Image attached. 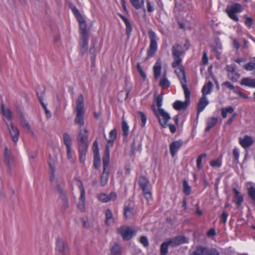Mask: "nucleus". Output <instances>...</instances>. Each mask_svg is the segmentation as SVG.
Listing matches in <instances>:
<instances>
[{
	"label": "nucleus",
	"mask_w": 255,
	"mask_h": 255,
	"mask_svg": "<svg viewBox=\"0 0 255 255\" xmlns=\"http://www.w3.org/2000/svg\"><path fill=\"white\" fill-rule=\"evenodd\" d=\"M88 131L85 128H81L80 132H79L78 136V141L79 146V161L84 164L86 159V154L87 151L88 143Z\"/></svg>",
	"instance_id": "f257e3e1"
},
{
	"label": "nucleus",
	"mask_w": 255,
	"mask_h": 255,
	"mask_svg": "<svg viewBox=\"0 0 255 255\" xmlns=\"http://www.w3.org/2000/svg\"><path fill=\"white\" fill-rule=\"evenodd\" d=\"M84 98L82 94L78 96L75 103V112L76 113V117L75 119V123L79 126V132L81 128H85L87 130V128L84 126Z\"/></svg>",
	"instance_id": "f03ea898"
},
{
	"label": "nucleus",
	"mask_w": 255,
	"mask_h": 255,
	"mask_svg": "<svg viewBox=\"0 0 255 255\" xmlns=\"http://www.w3.org/2000/svg\"><path fill=\"white\" fill-rule=\"evenodd\" d=\"M174 61L172 63V66L174 68L175 72L176 74L181 85L186 84L187 82L186 77L183 66L181 63L182 59L180 57H174Z\"/></svg>",
	"instance_id": "7ed1b4c3"
},
{
	"label": "nucleus",
	"mask_w": 255,
	"mask_h": 255,
	"mask_svg": "<svg viewBox=\"0 0 255 255\" xmlns=\"http://www.w3.org/2000/svg\"><path fill=\"white\" fill-rule=\"evenodd\" d=\"M151 108L154 114L158 118L161 126L163 128L166 127L167 126V122L170 119V117L168 113L165 112L163 109L157 110L154 105L151 106Z\"/></svg>",
	"instance_id": "20e7f679"
},
{
	"label": "nucleus",
	"mask_w": 255,
	"mask_h": 255,
	"mask_svg": "<svg viewBox=\"0 0 255 255\" xmlns=\"http://www.w3.org/2000/svg\"><path fill=\"white\" fill-rule=\"evenodd\" d=\"M243 11L242 5L238 3H233L228 5L226 9V12L228 16L232 20L238 22L239 18L236 14L241 12Z\"/></svg>",
	"instance_id": "39448f33"
},
{
	"label": "nucleus",
	"mask_w": 255,
	"mask_h": 255,
	"mask_svg": "<svg viewBox=\"0 0 255 255\" xmlns=\"http://www.w3.org/2000/svg\"><path fill=\"white\" fill-rule=\"evenodd\" d=\"M181 86L184 91V93L185 97V101L184 102L178 101L174 103L173 108L174 109L176 110H183L186 109L190 102V91L189 90L186 84H182L181 85Z\"/></svg>",
	"instance_id": "423d86ee"
},
{
	"label": "nucleus",
	"mask_w": 255,
	"mask_h": 255,
	"mask_svg": "<svg viewBox=\"0 0 255 255\" xmlns=\"http://www.w3.org/2000/svg\"><path fill=\"white\" fill-rule=\"evenodd\" d=\"M148 35L150 40L149 49L148 51V55L150 57L154 55L156 51L157 48V38L155 33L152 30H149L148 31Z\"/></svg>",
	"instance_id": "0eeeda50"
},
{
	"label": "nucleus",
	"mask_w": 255,
	"mask_h": 255,
	"mask_svg": "<svg viewBox=\"0 0 255 255\" xmlns=\"http://www.w3.org/2000/svg\"><path fill=\"white\" fill-rule=\"evenodd\" d=\"M117 232L124 240H129L135 234L136 232L131 228L123 226L117 229Z\"/></svg>",
	"instance_id": "6e6552de"
},
{
	"label": "nucleus",
	"mask_w": 255,
	"mask_h": 255,
	"mask_svg": "<svg viewBox=\"0 0 255 255\" xmlns=\"http://www.w3.org/2000/svg\"><path fill=\"white\" fill-rule=\"evenodd\" d=\"M9 133L14 142H16L19 138V131L16 126L12 123H6Z\"/></svg>",
	"instance_id": "1a4fd4ad"
},
{
	"label": "nucleus",
	"mask_w": 255,
	"mask_h": 255,
	"mask_svg": "<svg viewBox=\"0 0 255 255\" xmlns=\"http://www.w3.org/2000/svg\"><path fill=\"white\" fill-rule=\"evenodd\" d=\"M36 93L38 96L39 101L42 105V107L44 108L45 113L47 117H50L51 115L49 111L48 110L45 104L43 102V98L44 95V92L45 91V89L43 86H38L36 88Z\"/></svg>",
	"instance_id": "9d476101"
},
{
	"label": "nucleus",
	"mask_w": 255,
	"mask_h": 255,
	"mask_svg": "<svg viewBox=\"0 0 255 255\" xmlns=\"http://www.w3.org/2000/svg\"><path fill=\"white\" fill-rule=\"evenodd\" d=\"M66 249L67 244L66 242L62 239L58 238L56 239V251L58 253L64 255Z\"/></svg>",
	"instance_id": "9b49d317"
},
{
	"label": "nucleus",
	"mask_w": 255,
	"mask_h": 255,
	"mask_svg": "<svg viewBox=\"0 0 255 255\" xmlns=\"http://www.w3.org/2000/svg\"><path fill=\"white\" fill-rule=\"evenodd\" d=\"M172 247L179 246L187 242V239L183 236H178L168 241Z\"/></svg>",
	"instance_id": "f8f14e48"
},
{
	"label": "nucleus",
	"mask_w": 255,
	"mask_h": 255,
	"mask_svg": "<svg viewBox=\"0 0 255 255\" xmlns=\"http://www.w3.org/2000/svg\"><path fill=\"white\" fill-rule=\"evenodd\" d=\"M228 78L233 81H236L240 77V74L235 70V68L232 66L227 67Z\"/></svg>",
	"instance_id": "ddd939ff"
},
{
	"label": "nucleus",
	"mask_w": 255,
	"mask_h": 255,
	"mask_svg": "<svg viewBox=\"0 0 255 255\" xmlns=\"http://www.w3.org/2000/svg\"><path fill=\"white\" fill-rule=\"evenodd\" d=\"M3 154L4 162L10 167L14 162L13 156L11 155L10 151L7 147H5Z\"/></svg>",
	"instance_id": "4468645a"
},
{
	"label": "nucleus",
	"mask_w": 255,
	"mask_h": 255,
	"mask_svg": "<svg viewBox=\"0 0 255 255\" xmlns=\"http://www.w3.org/2000/svg\"><path fill=\"white\" fill-rule=\"evenodd\" d=\"M182 145V141H175L172 142L170 145V151L172 157H174L176 152Z\"/></svg>",
	"instance_id": "2eb2a0df"
},
{
	"label": "nucleus",
	"mask_w": 255,
	"mask_h": 255,
	"mask_svg": "<svg viewBox=\"0 0 255 255\" xmlns=\"http://www.w3.org/2000/svg\"><path fill=\"white\" fill-rule=\"evenodd\" d=\"M117 195L114 192H112L110 195L100 194L98 195L99 199L103 202H107L109 201L115 200L116 199Z\"/></svg>",
	"instance_id": "dca6fc26"
},
{
	"label": "nucleus",
	"mask_w": 255,
	"mask_h": 255,
	"mask_svg": "<svg viewBox=\"0 0 255 255\" xmlns=\"http://www.w3.org/2000/svg\"><path fill=\"white\" fill-rule=\"evenodd\" d=\"M89 35H80V45L82 52H85L88 48Z\"/></svg>",
	"instance_id": "f3484780"
},
{
	"label": "nucleus",
	"mask_w": 255,
	"mask_h": 255,
	"mask_svg": "<svg viewBox=\"0 0 255 255\" xmlns=\"http://www.w3.org/2000/svg\"><path fill=\"white\" fill-rule=\"evenodd\" d=\"M209 104L208 100L206 96H203L200 100L197 107V114L198 115L199 113L202 112L205 108Z\"/></svg>",
	"instance_id": "a211bd4d"
},
{
	"label": "nucleus",
	"mask_w": 255,
	"mask_h": 255,
	"mask_svg": "<svg viewBox=\"0 0 255 255\" xmlns=\"http://www.w3.org/2000/svg\"><path fill=\"white\" fill-rule=\"evenodd\" d=\"M172 54L173 57H180L184 53V49L182 45L176 44L172 48Z\"/></svg>",
	"instance_id": "6ab92c4d"
},
{
	"label": "nucleus",
	"mask_w": 255,
	"mask_h": 255,
	"mask_svg": "<svg viewBox=\"0 0 255 255\" xmlns=\"http://www.w3.org/2000/svg\"><path fill=\"white\" fill-rule=\"evenodd\" d=\"M213 51L216 54L218 58L221 53L222 46L219 40L216 39L214 43L212 45Z\"/></svg>",
	"instance_id": "aec40b11"
},
{
	"label": "nucleus",
	"mask_w": 255,
	"mask_h": 255,
	"mask_svg": "<svg viewBox=\"0 0 255 255\" xmlns=\"http://www.w3.org/2000/svg\"><path fill=\"white\" fill-rule=\"evenodd\" d=\"M122 250L120 246L116 243L112 245L110 248V252L109 255H122Z\"/></svg>",
	"instance_id": "412c9836"
},
{
	"label": "nucleus",
	"mask_w": 255,
	"mask_h": 255,
	"mask_svg": "<svg viewBox=\"0 0 255 255\" xmlns=\"http://www.w3.org/2000/svg\"><path fill=\"white\" fill-rule=\"evenodd\" d=\"M240 144L245 148L251 146L254 142L252 138L249 136H245L243 138L240 139Z\"/></svg>",
	"instance_id": "4be33fe9"
},
{
	"label": "nucleus",
	"mask_w": 255,
	"mask_h": 255,
	"mask_svg": "<svg viewBox=\"0 0 255 255\" xmlns=\"http://www.w3.org/2000/svg\"><path fill=\"white\" fill-rule=\"evenodd\" d=\"M110 148L109 145H106L105 155L103 158V168L106 170L110 161Z\"/></svg>",
	"instance_id": "5701e85b"
},
{
	"label": "nucleus",
	"mask_w": 255,
	"mask_h": 255,
	"mask_svg": "<svg viewBox=\"0 0 255 255\" xmlns=\"http://www.w3.org/2000/svg\"><path fill=\"white\" fill-rule=\"evenodd\" d=\"M20 123L21 127L24 128L26 132L32 135H34V132L33 131L29 123L23 117H21L20 119Z\"/></svg>",
	"instance_id": "b1692460"
},
{
	"label": "nucleus",
	"mask_w": 255,
	"mask_h": 255,
	"mask_svg": "<svg viewBox=\"0 0 255 255\" xmlns=\"http://www.w3.org/2000/svg\"><path fill=\"white\" fill-rule=\"evenodd\" d=\"M240 84L242 86L255 88V78L252 79L251 78H244L242 79L240 82Z\"/></svg>",
	"instance_id": "393cba45"
},
{
	"label": "nucleus",
	"mask_w": 255,
	"mask_h": 255,
	"mask_svg": "<svg viewBox=\"0 0 255 255\" xmlns=\"http://www.w3.org/2000/svg\"><path fill=\"white\" fill-rule=\"evenodd\" d=\"M139 184L141 187L142 191H146L148 189H150V185L146 178L141 176L139 179Z\"/></svg>",
	"instance_id": "a878e982"
},
{
	"label": "nucleus",
	"mask_w": 255,
	"mask_h": 255,
	"mask_svg": "<svg viewBox=\"0 0 255 255\" xmlns=\"http://www.w3.org/2000/svg\"><path fill=\"white\" fill-rule=\"evenodd\" d=\"M106 224L108 226H111L114 224L115 222L114 218L112 213L110 209H107L105 212Z\"/></svg>",
	"instance_id": "bb28decb"
},
{
	"label": "nucleus",
	"mask_w": 255,
	"mask_h": 255,
	"mask_svg": "<svg viewBox=\"0 0 255 255\" xmlns=\"http://www.w3.org/2000/svg\"><path fill=\"white\" fill-rule=\"evenodd\" d=\"M1 109L2 114L4 117V121L6 122V121H10L12 119V114L10 110L8 108H5L3 105L1 106ZM7 123H6V124Z\"/></svg>",
	"instance_id": "cd10ccee"
},
{
	"label": "nucleus",
	"mask_w": 255,
	"mask_h": 255,
	"mask_svg": "<svg viewBox=\"0 0 255 255\" xmlns=\"http://www.w3.org/2000/svg\"><path fill=\"white\" fill-rule=\"evenodd\" d=\"M153 69L154 78L157 79L160 76L161 71V65L159 61L155 62Z\"/></svg>",
	"instance_id": "c85d7f7f"
},
{
	"label": "nucleus",
	"mask_w": 255,
	"mask_h": 255,
	"mask_svg": "<svg viewBox=\"0 0 255 255\" xmlns=\"http://www.w3.org/2000/svg\"><path fill=\"white\" fill-rule=\"evenodd\" d=\"M63 142L66 146V148H71L72 143L71 137L67 133H64L62 137Z\"/></svg>",
	"instance_id": "c756f323"
},
{
	"label": "nucleus",
	"mask_w": 255,
	"mask_h": 255,
	"mask_svg": "<svg viewBox=\"0 0 255 255\" xmlns=\"http://www.w3.org/2000/svg\"><path fill=\"white\" fill-rule=\"evenodd\" d=\"M67 157L68 161L71 163H74L76 161V155L74 152L72 150V148L66 149Z\"/></svg>",
	"instance_id": "7c9ffc66"
},
{
	"label": "nucleus",
	"mask_w": 255,
	"mask_h": 255,
	"mask_svg": "<svg viewBox=\"0 0 255 255\" xmlns=\"http://www.w3.org/2000/svg\"><path fill=\"white\" fill-rule=\"evenodd\" d=\"M212 87L213 84L211 82L209 81L208 83L205 84L202 90L203 95L206 96V95L210 94L211 92Z\"/></svg>",
	"instance_id": "2f4dec72"
},
{
	"label": "nucleus",
	"mask_w": 255,
	"mask_h": 255,
	"mask_svg": "<svg viewBox=\"0 0 255 255\" xmlns=\"http://www.w3.org/2000/svg\"><path fill=\"white\" fill-rule=\"evenodd\" d=\"M166 73L164 72L162 76V78L159 82V86L162 88H166L170 86V82L166 77Z\"/></svg>",
	"instance_id": "473e14b6"
},
{
	"label": "nucleus",
	"mask_w": 255,
	"mask_h": 255,
	"mask_svg": "<svg viewBox=\"0 0 255 255\" xmlns=\"http://www.w3.org/2000/svg\"><path fill=\"white\" fill-rule=\"evenodd\" d=\"M132 5L136 9L144 7V0H129Z\"/></svg>",
	"instance_id": "72a5a7b5"
},
{
	"label": "nucleus",
	"mask_w": 255,
	"mask_h": 255,
	"mask_svg": "<svg viewBox=\"0 0 255 255\" xmlns=\"http://www.w3.org/2000/svg\"><path fill=\"white\" fill-rule=\"evenodd\" d=\"M110 137L108 140L109 147H111L113 146L114 141L115 140L117 136V130L116 128H114L110 132Z\"/></svg>",
	"instance_id": "f704fd0d"
},
{
	"label": "nucleus",
	"mask_w": 255,
	"mask_h": 255,
	"mask_svg": "<svg viewBox=\"0 0 255 255\" xmlns=\"http://www.w3.org/2000/svg\"><path fill=\"white\" fill-rule=\"evenodd\" d=\"M124 215L126 218H131L134 215V211L133 208L126 206L125 208Z\"/></svg>",
	"instance_id": "c9c22d12"
},
{
	"label": "nucleus",
	"mask_w": 255,
	"mask_h": 255,
	"mask_svg": "<svg viewBox=\"0 0 255 255\" xmlns=\"http://www.w3.org/2000/svg\"><path fill=\"white\" fill-rule=\"evenodd\" d=\"M233 191L235 194V202L238 206H240L241 204L243 202V197L237 189L234 188Z\"/></svg>",
	"instance_id": "e433bc0d"
},
{
	"label": "nucleus",
	"mask_w": 255,
	"mask_h": 255,
	"mask_svg": "<svg viewBox=\"0 0 255 255\" xmlns=\"http://www.w3.org/2000/svg\"><path fill=\"white\" fill-rule=\"evenodd\" d=\"M122 128L123 132V134L124 136L126 137L128 134L129 127L124 117L122 118Z\"/></svg>",
	"instance_id": "4c0bfd02"
},
{
	"label": "nucleus",
	"mask_w": 255,
	"mask_h": 255,
	"mask_svg": "<svg viewBox=\"0 0 255 255\" xmlns=\"http://www.w3.org/2000/svg\"><path fill=\"white\" fill-rule=\"evenodd\" d=\"M191 255H207L206 248L199 246Z\"/></svg>",
	"instance_id": "58836bf2"
},
{
	"label": "nucleus",
	"mask_w": 255,
	"mask_h": 255,
	"mask_svg": "<svg viewBox=\"0 0 255 255\" xmlns=\"http://www.w3.org/2000/svg\"><path fill=\"white\" fill-rule=\"evenodd\" d=\"M85 194H80L78 208L82 211L85 210Z\"/></svg>",
	"instance_id": "ea45409f"
},
{
	"label": "nucleus",
	"mask_w": 255,
	"mask_h": 255,
	"mask_svg": "<svg viewBox=\"0 0 255 255\" xmlns=\"http://www.w3.org/2000/svg\"><path fill=\"white\" fill-rule=\"evenodd\" d=\"M170 246L169 242L167 241L163 243L160 246V255H166L168 253V248Z\"/></svg>",
	"instance_id": "a19ab883"
},
{
	"label": "nucleus",
	"mask_w": 255,
	"mask_h": 255,
	"mask_svg": "<svg viewBox=\"0 0 255 255\" xmlns=\"http://www.w3.org/2000/svg\"><path fill=\"white\" fill-rule=\"evenodd\" d=\"M73 183L79 188L80 191V194H85V191L82 182L80 180L78 179H75L74 180Z\"/></svg>",
	"instance_id": "79ce46f5"
},
{
	"label": "nucleus",
	"mask_w": 255,
	"mask_h": 255,
	"mask_svg": "<svg viewBox=\"0 0 255 255\" xmlns=\"http://www.w3.org/2000/svg\"><path fill=\"white\" fill-rule=\"evenodd\" d=\"M217 118H211L208 120L207 121V126L206 128V131L210 130V129L216 125L217 122Z\"/></svg>",
	"instance_id": "37998d69"
},
{
	"label": "nucleus",
	"mask_w": 255,
	"mask_h": 255,
	"mask_svg": "<svg viewBox=\"0 0 255 255\" xmlns=\"http://www.w3.org/2000/svg\"><path fill=\"white\" fill-rule=\"evenodd\" d=\"M234 109L232 107H228L223 108L221 110L222 116L223 118H226L228 114H232L234 112Z\"/></svg>",
	"instance_id": "c03bdc74"
},
{
	"label": "nucleus",
	"mask_w": 255,
	"mask_h": 255,
	"mask_svg": "<svg viewBox=\"0 0 255 255\" xmlns=\"http://www.w3.org/2000/svg\"><path fill=\"white\" fill-rule=\"evenodd\" d=\"M109 178L108 173L106 170H103L101 178V184L102 186H105L108 182Z\"/></svg>",
	"instance_id": "a18cd8bd"
},
{
	"label": "nucleus",
	"mask_w": 255,
	"mask_h": 255,
	"mask_svg": "<svg viewBox=\"0 0 255 255\" xmlns=\"http://www.w3.org/2000/svg\"><path fill=\"white\" fill-rule=\"evenodd\" d=\"M80 33V35H89L88 30L87 29V25L86 22L79 24Z\"/></svg>",
	"instance_id": "49530a36"
},
{
	"label": "nucleus",
	"mask_w": 255,
	"mask_h": 255,
	"mask_svg": "<svg viewBox=\"0 0 255 255\" xmlns=\"http://www.w3.org/2000/svg\"><path fill=\"white\" fill-rule=\"evenodd\" d=\"M207 156L206 153H202L199 155L197 159V166L199 170L202 168V162L203 158L206 157Z\"/></svg>",
	"instance_id": "de8ad7c7"
},
{
	"label": "nucleus",
	"mask_w": 255,
	"mask_h": 255,
	"mask_svg": "<svg viewBox=\"0 0 255 255\" xmlns=\"http://www.w3.org/2000/svg\"><path fill=\"white\" fill-rule=\"evenodd\" d=\"M155 101L156 103V109H162L161 106L162 105L163 96L162 94L158 95L156 98Z\"/></svg>",
	"instance_id": "09e8293b"
},
{
	"label": "nucleus",
	"mask_w": 255,
	"mask_h": 255,
	"mask_svg": "<svg viewBox=\"0 0 255 255\" xmlns=\"http://www.w3.org/2000/svg\"><path fill=\"white\" fill-rule=\"evenodd\" d=\"M49 165L50 167V180L51 182H53L54 180L53 173L55 169V166L50 161H49Z\"/></svg>",
	"instance_id": "8fccbe9b"
},
{
	"label": "nucleus",
	"mask_w": 255,
	"mask_h": 255,
	"mask_svg": "<svg viewBox=\"0 0 255 255\" xmlns=\"http://www.w3.org/2000/svg\"><path fill=\"white\" fill-rule=\"evenodd\" d=\"M210 164L212 167H219L222 165V159L221 158H219L217 159L212 160L210 161Z\"/></svg>",
	"instance_id": "3c124183"
},
{
	"label": "nucleus",
	"mask_w": 255,
	"mask_h": 255,
	"mask_svg": "<svg viewBox=\"0 0 255 255\" xmlns=\"http://www.w3.org/2000/svg\"><path fill=\"white\" fill-rule=\"evenodd\" d=\"M101 165V159L100 154L94 155V165L95 168H98Z\"/></svg>",
	"instance_id": "603ef678"
},
{
	"label": "nucleus",
	"mask_w": 255,
	"mask_h": 255,
	"mask_svg": "<svg viewBox=\"0 0 255 255\" xmlns=\"http://www.w3.org/2000/svg\"><path fill=\"white\" fill-rule=\"evenodd\" d=\"M183 186L184 192L187 195L190 194L191 192V187L188 185L187 181L184 180L183 181Z\"/></svg>",
	"instance_id": "864d4df0"
},
{
	"label": "nucleus",
	"mask_w": 255,
	"mask_h": 255,
	"mask_svg": "<svg viewBox=\"0 0 255 255\" xmlns=\"http://www.w3.org/2000/svg\"><path fill=\"white\" fill-rule=\"evenodd\" d=\"M138 114L141 122V126L144 127L146 124V117L145 114L141 112H138Z\"/></svg>",
	"instance_id": "5fc2aeb1"
},
{
	"label": "nucleus",
	"mask_w": 255,
	"mask_h": 255,
	"mask_svg": "<svg viewBox=\"0 0 255 255\" xmlns=\"http://www.w3.org/2000/svg\"><path fill=\"white\" fill-rule=\"evenodd\" d=\"M139 242L144 247H147L149 245L148 240L145 236H141L139 239Z\"/></svg>",
	"instance_id": "6e6d98bb"
},
{
	"label": "nucleus",
	"mask_w": 255,
	"mask_h": 255,
	"mask_svg": "<svg viewBox=\"0 0 255 255\" xmlns=\"http://www.w3.org/2000/svg\"><path fill=\"white\" fill-rule=\"evenodd\" d=\"M248 193L249 196L252 199V200L255 201V188L251 187L249 188Z\"/></svg>",
	"instance_id": "4d7b16f0"
},
{
	"label": "nucleus",
	"mask_w": 255,
	"mask_h": 255,
	"mask_svg": "<svg viewBox=\"0 0 255 255\" xmlns=\"http://www.w3.org/2000/svg\"><path fill=\"white\" fill-rule=\"evenodd\" d=\"M245 68L247 71H252L255 68V63L254 62H249L245 65Z\"/></svg>",
	"instance_id": "13d9d810"
},
{
	"label": "nucleus",
	"mask_w": 255,
	"mask_h": 255,
	"mask_svg": "<svg viewBox=\"0 0 255 255\" xmlns=\"http://www.w3.org/2000/svg\"><path fill=\"white\" fill-rule=\"evenodd\" d=\"M145 198L146 199L147 202H149L152 198L151 193L150 192V189L146 190V191H143Z\"/></svg>",
	"instance_id": "bf43d9fd"
},
{
	"label": "nucleus",
	"mask_w": 255,
	"mask_h": 255,
	"mask_svg": "<svg viewBox=\"0 0 255 255\" xmlns=\"http://www.w3.org/2000/svg\"><path fill=\"white\" fill-rule=\"evenodd\" d=\"M125 24L126 26V33L128 36H129L132 30V26L130 22H128Z\"/></svg>",
	"instance_id": "052dcab7"
},
{
	"label": "nucleus",
	"mask_w": 255,
	"mask_h": 255,
	"mask_svg": "<svg viewBox=\"0 0 255 255\" xmlns=\"http://www.w3.org/2000/svg\"><path fill=\"white\" fill-rule=\"evenodd\" d=\"M207 255H219V253L215 249L209 250L206 248Z\"/></svg>",
	"instance_id": "680f3d73"
},
{
	"label": "nucleus",
	"mask_w": 255,
	"mask_h": 255,
	"mask_svg": "<svg viewBox=\"0 0 255 255\" xmlns=\"http://www.w3.org/2000/svg\"><path fill=\"white\" fill-rule=\"evenodd\" d=\"M208 62V58L207 52L204 51L202 58V63L203 64H207Z\"/></svg>",
	"instance_id": "e2e57ef3"
},
{
	"label": "nucleus",
	"mask_w": 255,
	"mask_h": 255,
	"mask_svg": "<svg viewBox=\"0 0 255 255\" xmlns=\"http://www.w3.org/2000/svg\"><path fill=\"white\" fill-rule=\"evenodd\" d=\"M222 86H225L228 88L230 89V90H233L234 92V90H236L235 89L234 85L229 82H224V83L222 84Z\"/></svg>",
	"instance_id": "0e129e2a"
},
{
	"label": "nucleus",
	"mask_w": 255,
	"mask_h": 255,
	"mask_svg": "<svg viewBox=\"0 0 255 255\" xmlns=\"http://www.w3.org/2000/svg\"><path fill=\"white\" fill-rule=\"evenodd\" d=\"M233 155L236 160H238L240 155L239 150L237 148H234L233 150Z\"/></svg>",
	"instance_id": "69168bd1"
},
{
	"label": "nucleus",
	"mask_w": 255,
	"mask_h": 255,
	"mask_svg": "<svg viewBox=\"0 0 255 255\" xmlns=\"http://www.w3.org/2000/svg\"><path fill=\"white\" fill-rule=\"evenodd\" d=\"M70 6L75 16L80 14V12L79 11V10L74 5L71 4L70 5Z\"/></svg>",
	"instance_id": "338daca9"
},
{
	"label": "nucleus",
	"mask_w": 255,
	"mask_h": 255,
	"mask_svg": "<svg viewBox=\"0 0 255 255\" xmlns=\"http://www.w3.org/2000/svg\"><path fill=\"white\" fill-rule=\"evenodd\" d=\"M228 216V215L227 213L223 212L222 213V216H221V221L224 224H225L226 223Z\"/></svg>",
	"instance_id": "774afa93"
}]
</instances>
